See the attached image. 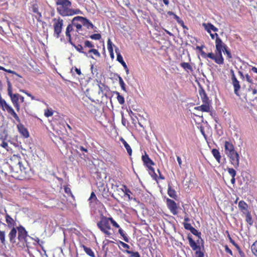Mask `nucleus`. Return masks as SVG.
Masks as SVG:
<instances>
[{
	"instance_id": "1",
	"label": "nucleus",
	"mask_w": 257,
	"mask_h": 257,
	"mask_svg": "<svg viewBox=\"0 0 257 257\" xmlns=\"http://www.w3.org/2000/svg\"><path fill=\"white\" fill-rule=\"evenodd\" d=\"M12 176L19 180L28 179L30 176V169L28 164L23 161L20 156L13 155L9 162Z\"/></svg>"
},
{
	"instance_id": "2",
	"label": "nucleus",
	"mask_w": 257,
	"mask_h": 257,
	"mask_svg": "<svg viewBox=\"0 0 257 257\" xmlns=\"http://www.w3.org/2000/svg\"><path fill=\"white\" fill-rule=\"evenodd\" d=\"M110 223L116 228H118V233L122 237L123 239L126 242H129V238L125 231L120 228L119 224L113 219L112 217H107L104 215L100 216V220L97 223V226L106 236H110L111 233Z\"/></svg>"
},
{
	"instance_id": "3",
	"label": "nucleus",
	"mask_w": 257,
	"mask_h": 257,
	"mask_svg": "<svg viewBox=\"0 0 257 257\" xmlns=\"http://www.w3.org/2000/svg\"><path fill=\"white\" fill-rule=\"evenodd\" d=\"M56 6L57 13L62 17L82 14V12L79 9H71L72 3L69 0H57L56 2Z\"/></svg>"
},
{
	"instance_id": "4",
	"label": "nucleus",
	"mask_w": 257,
	"mask_h": 257,
	"mask_svg": "<svg viewBox=\"0 0 257 257\" xmlns=\"http://www.w3.org/2000/svg\"><path fill=\"white\" fill-rule=\"evenodd\" d=\"M224 153L229 158L230 163L235 168L239 166V156L235 150L232 143L229 141L224 142Z\"/></svg>"
},
{
	"instance_id": "5",
	"label": "nucleus",
	"mask_w": 257,
	"mask_h": 257,
	"mask_svg": "<svg viewBox=\"0 0 257 257\" xmlns=\"http://www.w3.org/2000/svg\"><path fill=\"white\" fill-rule=\"evenodd\" d=\"M8 92L13 105L19 112L20 110V104L24 102V96L18 93H13L12 85L10 82H8Z\"/></svg>"
},
{
	"instance_id": "6",
	"label": "nucleus",
	"mask_w": 257,
	"mask_h": 257,
	"mask_svg": "<svg viewBox=\"0 0 257 257\" xmlns=\"http://www.w3.org/2000/svg\"><path fill=\"white\" fill-rule=\"evenodd\" d=\"M53 28L54 30L53 36L56 38H59L62 33L63 20L60 17L54 18L52 19Z\"/></svg>"
},
{
	"instance_id": "7",
	"label": "nucleus",
	"mask_w": 257,
	"mask_h": 257,
	"mask_svg": "<svg viewBox=\"0 0 257 257\" xmlns=\"http://www.w3.org/2000/svg\"><path fill=\"white\" fill-rule=\"evenodd\" d=\"M189 245L193 250H196L195 254L196 257H204V253L202 251H200V247L197 245L195 241L191 237H188Z\"/></svg>"
},
{
	"instance_id": "8",
	"label": "nucleus",
	"mask_w": 257,
	"mask_h": 257,
	"mask_svg": "<svg viewBox=\"0 0 257 257\" xmlns=\"http://www.w3.org/2000/svg\"><path fill=\"white\" fill-rule=\"evenodd\" d=\"M166 204L168 209L173 215H177L178 214V207L174 200L167 198Z\"/></svg>"
},
{
	"instance_id": "9",
	"label": "nucleus",
	"mask_w": 257,
	"mask_h": 257,
	"mask_svg": "<svg viewBox=\"0 0 257 257\" xmlns=\"http://www.w3.org/2000/svg\"><path fill=\"white\" fill-rule=\"evenodd\" d=\"M18 231V238L20 241H26V238L28 236V232L26 229L22 226L20 225L17 227Z\"/></svg>"
},
{
	"instance_id": "10",
	"label": "nucleus",
	"mask_w": 257,
	"mask_h": 257,
	"mask_svg": "<svg viewBox=\"0 0 257 257\" xmlns=\"http://www.w3.org/2000/svg\"><path fill=\"white\" fill-rule=\"evenodd\" d=\"M207 56L208 58L213 60L214 62L218 64H221L223 62V59L222 54H218L217 51L215 52V54L209 53L207 55Z\"/></svg>"
},
{
	"instance_id": "11",
	"label": "nucleus",
	"mask_w": 257,
	"mask_h": 257,
	"mask_svg": "<svg viewBox=\"0 0 257 257\" xmlns=\"http://www.w3.org/2000/svg\"><path fill=\"white\" fill-rule=\"evenodd\" d=\"M215 47L216 51L220 54H222V51H224L225 48H227L226 45L222 42L219 37H217L215 39Z\"/></svg>"
},
{
	"instance_id": "12",
	"label": "nucleus",
	"mask_w": 257,
	"mask_h": 257,
	"mask_svg": "<svg viewBox=\"0 0 257 257\" xmlns=\"http://www.w3.org/2000/svg\"><path fill=\"white\" fill-rule=\"evenodd\" d=\"M196 110L201 111L202 112H210V114L212 115V112L210 111L211 105L210 102H203V104L195 107Z\"/></svg>"
},
{
	"instance_id": "13",
	"label": "nucleus",
	"mask_w": 257,
	"mask_h": 257,
	"mask_svg": "<svg viewBox=\"0 0 257 257\" xmlns=\"http://www.w3.org/2000/svg\"><path fill=\"white\" fill-rule=\"evenodd\" d=\"M20 122L21 121L19 122V123L17 125L18 131L24 138H28L29 137V132L27 128L25 127L24 124L21 123Z\"/></svg>"
},
{
	"instance_id": "14",
	"label": "nucleus",
	"mask_w": 257,
	"mask_h": 257,
	"mask_svg": "<svg viewBox=\"0 0 257 257\" xmlns=\"http://www.w3.org/2000/svg\"><path fill=\"white\" fill-rule=\"evenodd\" d=\"M142 160L144 165L147 168L155 165L154 162L150 158L146 152H145V154L142 156Z\"/></svg>"
},
{
	"instance_id": "15",
	"label": "nucleus",
	"mask_w": 257,
	"mask_h": 257,
	"mask_svg": "<svg viewBox=\"0 0 257 257\" xmlns=\"http://www.w3.org/2000/svg\"><path fill=\"white\" fill-rule=\"evenodd\" d=\"M232 80V85L233 86L234 88V93L237 95L239 96V91L240 89V85L239 84V82L238 81L237 78H236L235 75H233L232 77H231Z\"/></svg>"
},
{
	"instance_id": "16",
	"label": "nucleus",
	"mask_w": 257,
	"mask_h": 257,
	"mask_svg": "<svg viewBox=\"0 0 257 257\" xmlns=\"http://www.w3.org/2000/svg\"><path fill=\"white\" fill-rule=\"evenodd\" d=\"M85 55L94 59H97L100 57V54L97 49H90L86 52Z\"/></svg>"
},
{
	"instance_id": "17",
	"label": "nucleus",
	"mask_w": 257,
	"mask_h": 257,
	"mask_svg": "<svg viewBox=\"0 0 257 257\" xmlns=\"http://www.w3.org/2000/svg\"><path fill=\"white\" fill-rule=\"evenodd\" d=\"M78 18H81V16L74 17L72 20V24L73 26L76 27V31L79 33L80 31H82V24L81 23V20L78 19Z\"/></svg>"
},
{
	"instance_id": "18",
	"label": "nucleus",
	"mask_w": 257,
	"mask_h": 257,
	"mask_svg": "<svg viewBox=\"0 0 257 257\" xmlns=\"http://www.w3.org/2000/svg\"><path fill=\"white\" fill-rule=\"evenodd\" d=\"M202 26L208 33H210L211 32V30L215 32H217L218 30L216 27L210 23H203L202 24Z\"/></svg>"
},
{
	"instance_id": "19",
	"label": "nucleus",
	"mask_w": 257,
	"mask_h": 257,
	"mask_svg": "<svg viewBox=\"0 0 257 257\" xmlns=\"http://www.w3.org/2000/svg\"><path fill=\"white\" fill-rule=\"evenodd\" d=\"M78 19L81 20V23L83 26L86 27L87 29H93L94 28L93 24L87 18L81 16V18H78Z\"/></svg>"
},
{
	"instance_id": "20",
	"label": "nucleus",
	"mask_w": 257,
	"mask_h": 257,
	"mask_svg": "<svg viewBox=\"0 0 257 257\" xmlns=\"http://www.w3.org/2000/svg\"><path fill=\"white\" fill-rule=\"evenodd\" d=\"M199 94L202 102H210L205 90L202 87H200L199 88Z\"/></svg>"
},
{
	"instance_id": "21",
	"label": "nucleus",
	"mask_w": 257,
	"mask_h": 257,
	"mask_svg": "<svg viewBox=\"0 0 257 257\" xmlns=\"http://www.w3.org/2000/svg\"><path fill=\"white\" fill-rule=\"evenodd\" d=\"M238 208L240 211L244 214L248 212V205L243 200H241L238 203Z\"/></svg>"
},
{
	"instance_id": "22",
	"label": "nucleus",
	"mask_w": 257,
	"mask_h": 257,
	"mask_svg": "<svg viewBox=\"0 0 257 257\" xmlns=\"http://www.w3.org/2000/svg\"><path fill=\"white\" fill-rule=\"evenodd\" d=\"M6 221L9 228H13L16 225V222L14 219L7 213L6 214Z\"/></svg>"
},
{
	"instance_id": "23",
	"label": "nucleus",
	"mask_w": 257,
	"mask_h": 257,
	"mask_svg": "<svg viewBox=\"0 0 257 257\" xmlns=\"http://www.w3.org/2000/svg\"><path fill=\"white\" fill-rule=\"evenodd\" d=\"M3 149L6 150L9 153H12V150L9 147L8 143L5 140L0 138V153H1Z\"/></svg>"
},
{
	"instance_id": "24",
	"label": "nucleus",
	"mask_w": 257,
	"mask_h": 257,
	"mask_svg": "<svg viewBox=\"0 0 257 257\" xmlns=\"http://www.w3.org/2000/svg\"><path fill=\"white\" fill-rule=\"evenodd\" d=\"M17 230V229H16L15 227L12 228L8 234V236L9 237L10 241L11 243H14L16 242Z\"/></svg>"
},
{
	"instance_id": "25",
	"label": "nucleus",
	"mask_w": 257,
	"mask_h": 257,
	"mask_svg": "<svg viewBox=\"0 0 257 257\" xmlns=\"http://www.w3.org/2000/svg\"><path fill=\"white\" fill-rule=\"evenodd\" d=\"M73 25H72V23L68 24L66 28V32H65L66 36L68 38V40L70 43H72L71 35L70 33L73 30Z\"/></svg>"
},
{
	"instance_id": "26",
	"label": "nucleus",
	"mask_w": 257,
	"mask_h": 257,
	"mask_svg": "<svg viewBox=\"0 0 257 257\" xmlns=\"http://www.w3.org/2000/svg\"><path fill=\"white\" fill-rule=\"evenodd\" d=\"M213 157L215 158L216 161L220 163L221 158L219 151L216 149H213L211 151Z\"/></svg>"
},
{
	"instance_id": "27",
	"label": "nucleus",
	"mask_w": 257,
	"mask_h": 257,
	"mask_svg": "<svg viewBox=\"0 0 257 257\" xmlns=\"http://www.w3.org/2000/svg\"><path fill=\"white\" fill-rule=\"evenodd\" d=\"M168 194L170 197L174 199H177V196L176 195V192L175 190L173 189L170 185H169L168 186Z\"/></svg>"
},
{
	"instance_id": "28",
	"label": "nucleus",
	"mask_w": 257,
	"mask_h": 257,
	"mask_svg": "<svg viewBox=\"0 0 257 257\" xmlns=\"http://www.w3.org/2000/svg\"><path fill=\"white\" fill-rule=\"evenodd\" d=\"M81 247L83 248L84 250L87 255L91 257H95V254L91 248L88 247L83 244H82Z\"/></svg>"
},
{
	"instance_id": "29",
	"label": "nucleus",
	"mask_w": 257,
	"mask_h": 257,
	"mask_svg": "<svg viewBox=\"0 0 257 257\" xmlns=\"http://www.w3.org/2000/svg\"><path fill=\"white\" fill-rule=\"evenodd\" d=\"M120 141L124 145V147H125V149L127 151V153L130 156H131L132 154V150L131 149V147L130 146L127 144V143L123 139L121 138Z\"/></svg>"
},
{
	"instance_id": "30",
	"label": "nucleus",
	"mask_w": 257,
	"mask_h": 257,
	"mask_svg": "<svg viewBox=\"0 0 257 257\" xmlns=\"http://www.w3.org/2000/svg\"><path fill=\"white\" fill-rule=\"evenodd\" d=\"M244 214L245 215V217H246L245 221H246V222L250 226L252 225L253 223V220L252 219L250 212L249 211Z\"/></svg>"
},
{
	"instance_id": "31",
	"label": "nucleus",
	"mask_w": 257,
	"mask_h": 257,
	"mask_svg": "<svg viewBox=\"0 0 257 257\" xmlns=\"http://www.w3.org/2000/svg\"><path fill=\"white\" fill-rule=\"evenodd\" d=\"M118 246L122 251V250H129L130 248V246L128 244L120 240L118 241Z\"/></svg>"
},
{
	"instance_id": "32",
	"label": "nucleus",
	"mask_w": 257,
	"mask_h": 257,
	"mask_svg": "<svg viewBox=\"0 0 257 257\" xmlns=\"http://www.w3.org/2000/svg\"><path fill=\"white\" fill-rule=\"evenodd\" d=\"M123 187L124 188V190H122L124 194L128 197V200H131L133 198L131 196V194H132L131 191L127 187V186L125 185H123Z\"/></svg>"
},
{
	"instance_id": "33",
	"label": "nucleus",
	"mask_w": 257,
	"mask_h": 257,
	"mask_svg": "<svg viewBox=\"0 0 257 257\" xmlns=\"http://www.w3.org/2000/svg\"><path fill=\"white\" fill-rule=\"evenodd\" d=\"M122 251L124 253L130 254V257H141L138 251L134 252L130 250H122Z\"/></svg>"
},
{
	"instance_id": "34",
	"label": "nucleus",
	"mask_w": 257,
	"mask_h": 257,
	"mask_svg": "<svg viewBox=\"0 0 257 257\" xmlns=\"http://www.w3.org/2000/svg\"><path fill=\"white\" fill-rule=\"evenodd\" d=\"M252 253L257 257V240L254 241L251 246Z\"/></svg>"
},
{
	"instance_id": "35",
	"label": "nucleus",
	"mask_w": 257,
	"mask_h": 257,
	"mask_svg": "<svg viewBox=\"0 0 257 257\" xmlns=\"http://www.w3.org/2000/svg\"><path fill=\"white\" fill-rule=\"evenodd\" d=\"M5 236H6L5 231L0 230V240H1V243L3 245L6 244Z\"/></svg>"
},
{
	"instance_id": "36",
	"label": "nucleus",
	"mask_w": 257,
	"mask_h": 257,
	"mask_svg": "<svg viewBox=\"0 0 257 257\" xmlns=\"http://www.w3.org/2000/svg\"><path fill=\"white\" fill-rule=\"evenodd\" d=\"M64 189L65 193H66L68 196H71L72 198H74V196L71 192V189L68 187V186H64Z\"/></svg>"
},
{
	"instance_id": "37",
	"label": "nucleus",
	"mask_w": 257,
	"mask_h": 257,
	"mask_svg": "<svg viewBox=\"0 0 257 257\" xmlns=\"http://www.w3.org/2000/svg\"><path fill=\"white\" fill-rule=\"evenodd\" d=\"M115 93L117 94V100L119 104H123L124 103V98L123 96L120 95L119 93L116 92Z\"/></svg>"
},
{
	"instance_id": "38",
	"label": "nucleus",
	"mask_w": 257,
	"mask_h": 257,
	"mask_svg": "<svg viewBox=\"0 0 257 257\" xmlns=\"http://www.w3.org/2000/svg\"><path fill=\"white\" fill-rule=\"evenodd\" d=\"M193 66V65H181L185 70L187 71L188 73L190 72L191 73H192L193 71L192 67Z\"/></svg>"
},
{
	"instance_id": "39",
	"label": "nucleus",
	"mask_w": 257,
	"mask_h": 257,
	"mask_svg": "<svg viewBox=\"0 0 257 257\" xmlns=\"http://www.w3.org/2000/svg\"><path fill=\"white\" fill-rule=\"evenodd\" d=\"M118 80H119V85L121 88V89L124 90V91H126L125 89V83L122 79V78L120 76H118Z\"/></svg>"
},
{
	"instance_id": "40",
	"label": "nucleus",
	"mask_w": 257,
	"mask_h": 257,
	"mask_svg": "<svg viewBox=\"0 0 257 257\" xmlns=\"http://www.w3.org/2000/svg\"><path fill=\"white\" fill-rule=\"evenodd\" d=\"M107 49L109 53H112L113 52V47L112 43L110 39H108L107 40Z\"/></svg>"
},
{
	"instance_id": "41",
	"label": "nucleus",
	"mask_w": 257,
	"mask_h": 257,
	"mask_svg": "<svg viewBox=\"0 0 257 257\" xmlns=\"http://www.w3.org/2000/svg\"><path fill=\"white\" fill-rule=\"evenodd\" d=\"M88 200L90 201V202H92L93 201L96 202L98 201L97 197L94 192H91Z\"/></svg>"
},
{
	"instance_id": "42",
	"label": "nucleus",
	"mask_w": 257,
	"mask_h": 257,
	"mask_svg": "<svg viewBox=\"0 0 257 257\" xmlns=\"http://www.w3.org/2000/svg\"><path fill=\"white\" fill-rule=\"evenodd\" d=\"M84 48L88 47L90 49H93L94 45L92 43L89 41H85L84 43Z\"/></svg>"
},
{
	"instance_id": "43",
	"label": "nucleus",
	"mask_w": 257,
	"mask_h": 257,
	"mask_svg": "<svg viewBox=\"0 0 257 257\" xmlns=\"http://www.w3.org/2000/svg\"><path fill=\"white\" fill-rule=\"evenodd\" d=\"M0 70H3L5 71H6V72H8L10 73H12V74H15L16 75H17L18 77H20V78H22V77L19 75V74H18L17 73H16L15 71H12L10 69H5L4 67H2V66L0 65Z\"/></svg>"
},
{
	"instance_id": "44",
	"label": "nucleus",
	"mask_w": 257,
	"mask_h": 257,
	"mask_svg": "<svg viewBox=\"0 0 257 257\" xmlns=\"http://www.w3.org/2000/svg\"><path fill=\"white\" fill-rule=\"evenodd\" d=\"M90 38L93 40H99L101 38V35L100 34H94L90 36Z\"/></svg>"
},
{
	"instance_id": "45",
	"label": "nucleus",
	"mask_w": 257,
	"mask_h": 257,
	"mask_svg": "<svg viewBox=\"0 0 257 257\" xmlns=\"http://www.w3.org/2000/svg\"><path fill=\"white\" fill-rule=\"evenodd\" d=\"M75 47L78 52L82 53H84L85 54H86V52L84 51V48L82 47V45H78L77 46H76Z\"/></svg>"
},
{
	"instance_id": "46",
	"label": "nucleus",
	"mask_w": 257,
	"mask_h": 257,
	"mask_svg": "<svg viewBox=\"0 0 257 257\" xmlns=\"http://www.w3.org/2000/svg\"><path fill=\"white\" fill-rule=\"evenodd\" d=\"M53 114V111L52 110L47 109L45 110L44 115L45 116L48 117L52 116Z\"/></svg>"
},
{
	"instance_id": "47",
	"label": "nucleus",
	"mask_w": 257,
	"mask_h": 257,
	"mask_svg": "<svg viewBox=\"0 0 257 257\" xmlns=\"http://www.w3.org/2000/svg\"><path fill=\"white\" fill-rule=\"evenodd\" d=\"M227 171H228V173L231 175V177H235V176L236 175V173L235 170L234 169L228 168Z\"/></svg>"
},
{
	"instance_id": "48",
	"label": "nucleus",
	"mask_w": 257,
	"mask_h": 257,
	"mask_svg": "<svg viewBox=\"0 0 257 257\" xmlns=\"http://www.w3.org/2000/svg\"><path fill=\"white\" fill-rule=\"evenodd\" d=\"M190 231L192 234L197 236H200L201 234V233L198 232V230L193 227L190 230Z\"/></svg>"
},
{
	"instance_id": "49",
	"label": "nucleus",
	"mask_w": 257,
	"mask_h": 257,
	"mask_svg": "<svg viewBox=\"0 0 257 257\" xmlns=\"http://www.w3.org/2000/svg\"><path fill=\"white\" fill-rule=\"evenodd\" d=\"M184 227V228L188 230H190L193 226L191 225V224L188 222H184L183 223Z\"/></svg>"
},
{
	"instance_id": "50",
	"label": "nucleus",
	"mask_w": 257,
	"mask_h": 257,
	"mask_svg": "<svg viewBox=\"0 0 257 257\" xmlns=\"http://www.w3.org/2000/svg\"><path fill=\"white\" fill-rule=\"evenodd\" d=\"M117 60L119 62L121 63V64H126L123 60L122 57L121 56L120 54L117 55Z\"/></svg>"
},
{
	"instance_id": "51",
	"label": "nucleus",
	"mask_w": 257,
	"mask_h": 257,
	"mask_svg": "<svg viewBox=\"0 0 257 257\" xmlns=\"http://www.w3.org/2000/svg\"><path fill=\"white\" fill-rule=\"evenodd\" d=\"M224 248H225V250L226 252L228 253L231 256L233 255V253H232V250L228 247V246L227 245H225L224 246Z\"/></svg>"
},
{
	"instance_id": "52",
	"label": "nucleus",
	"mask_w": 257,
	"mask_h": 257,
	"mask_svg": "<svg viewBox=\"0 0 257 257\" xmlns=\"http://www.w3.org/2000/svg\"><path fill=\"white\" fill-rule=\"evenodd\" d=\"M174 18L176 20V21L178 22L179 24H183V21L181 20L179 17L177 16L176 15H174Z\"/></svg>"
},
{
	"instance_id": "53",
	"label": "nucleus",
	"mask_w": 257,
	"mask_h": 257,
	"mask_svg": "<svg viewBox=\"0 0 257 257\" xmlns=\"http://www.w3.org/2000/svg\"><path fill=\"white\" fill-rule=\"evenodd\" d=\"M222 52H223L224 53V54L225 55L226 54L227 55V57L228 58H230L231 57V53L230 52L227 50V48H225V49L224 50V51H222Z\"/></svg>"
},
{
	"instance_id": "54",
	"label": "nucleus",
	"mask_w": 257,
	"mask_h": 257,
	"mask_svg": "<svg viewBox=\"0 0 257 257\" xmlns=\"http://www.w3.org/2000/svg\"><path fill=\"white\" fill-rule=\"evenodd\" d=\"M245 78L247 82L250 83H253L252 79L251 78L250 76L248 74H245Z\"/></svg>"
},
{
	"instance_id": "55",
	"label": "nucleus",
	"mask_w": 257,
	"mask_h": 257,
	"mask_svg": "<svg viewBox=\"0 0 257 257\" xmlns=\"http://www.w3.org/2000/svg\"><path fill=\"white\" fill-rule=\"evenodd\" d=\"M21 91L25 93L27 95V96L31 97L32 100L35 99V97L33 95H32L31 93H28V92L25 91V90H21Z\"/></svg>"
},
{
	"instance_id": "56",
	"label": "nucleus",
	"mask_w": 257,
	"mask_h": 257,
	"mask_svg": "<svg viewBox=\"0 0 257 257\" xmlns=\"http://www.w3.org/2000/svg\"><path fill=\"white\" fill-rule=\"evenodd\" d=\"M114 243V241H111V240H108V239H106L105 240H104V241L103 242V247H104L105 245H106L108 244H109V243Z\"/></svg>"
},
{
	"instance_id": "57",
	"label": "nucleus",
	"mask_w": 257,
	"mask_h": 257,
	"mask_svg": "<svg viewBox=\"0 0 257 257\" xmlns=\"http://www.w3.org/2000/svg\"><path fill=\"white\" fill-rule=\"evenodd\" d=\"M209 34H210V36L212 39H214L215 38L216 39V38L219 37L217 33L212 34L211 32Z\"/></svg>"
},
{
	"instance_id": "58",
	"label": "nucleus",
	"mask_w": 257,
	"mask_h": 257,
	"mask_svg": "<svg viewBox=\"0 0 257 257\" xmlns=\"http://www.w3.org/2000/svg\"><path fill=\"white\" fill-rule=\"evenodd\" d=\"M226 233H227V237H228V239H229V240L230 242L232 244L234 243V242L235 241H234V240H233V239H232V238L231 237V236H230V234H229V232H228V231H226Z\"/></svg>"
},
{
	"instance_id": "59",
	"label": "nucleus",
	"mask_w": 257,
	"mask_h": 257,
	"mask_svg": "<svg viewBox=\"0 0 257 257\" xmlns=\"http://www.w3.org/2000/svg\"><path fill=\"white\" fill-rule=\"evenodd\" d=\"M157 172H158L159 175V178L161 180H164L165 177L161 174L160 170L159 169H158Z\"/></svg>"
},
{
	"instance_id": "60",
	"label": "nucleus",
	"mask_w": 257,
	"mask_h": 257,
	"mask_svg": "<svg viewBox=\"0 0 257 257\" xmlns=\"http://www.w3.org/2000/svg\"><path fill=\"white\" fill-rule=\"evenodd\" d=\"M232 244L236 248V249L237 250L238 252H239V251L241 250L240 246L236 243H235V242H234V243H233Z\"/></svg>"
},
{
	"instance_id": "61",
	"label": "nucleus",
	"mask_w": 257,
	"mask_h": 257,
	"mask_svg": "<svg viewBox=\"0 0 257 257\" xmlns=\"http://www.w3.org/2000/svg\"><path fill=\"white\" fill-rule=\"evenodd\" d=\"M148 168V169H149V170L150 171V172H150V174L151 173V174H155V169H154V168L153 167H152V166H151V167H149V168Z\"/></svg>"
},
{
	"instance_id": "62",
	"label": "nucleus",
	"mask_w": 257,
	"mask_h": 257,
	"mask_svg": "<svg viewBox=\"0 0 257 257\" xmlns=\"http://www.w3.org/2000/svg\"><path fill=\"white\" fill-rule=\"evenodd\" d=\"M177 160L179 164V166L181 167L182 165V161L181 158L179 156L177 157Z\"/></svg>"
},
{
	"instance_id": "63",
	"label": "nucleus",
	"mask_w": 257,
	"mask_h": 257,
	"mask_svg": "<svg viewBox=\"0 0 257 257\" xmlns=\"http://www.w3.org/2000/svg\"><path fill=\"white\" fill-rule=\"evenodd\" d=\"M79 149H80V151H83V152H86L87 153L88 152V150L87 149L85 148L84 147H83V146H80Z\"/></svg>"
},
{
	"instance_id": "64",
	"label": "nucleus",
	"mask_w": 257,
	"mask_h": 257,
	"mask_svg": "<svg viewBox=\"0 0 257 257\" xmlns=\"http://www.w3.org/2000/svg\"><path fill=\"white\" fill-rule=\"evenodd\" d=\"M238 253L240 255V257H245V253L243 252V251L241 250L238 252Z\"/></svg>"
}]
</instances>
